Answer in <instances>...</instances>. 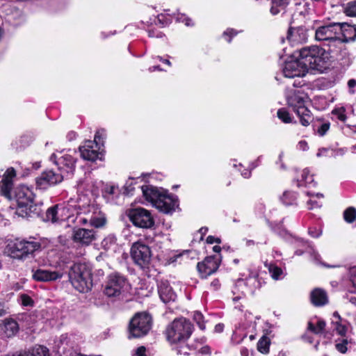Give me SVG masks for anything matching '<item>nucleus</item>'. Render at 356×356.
<instances>
[{"instance_id":"bf43d9fd","label":"nucleus","mask_w":356,"mask_h":356,"mask_svg":"<svg viewBox=\"0 0 356 356\" xmlns=\"http://www.w3.org/2000/svg\"><path fill=\"white\" fill-rule=\"evenodd\" d=\"M307 204L309 205V209L320 207L321 206V203H319L316 200H313L312 198L307 202Z\"/></svg>"},{"instance_id":"72a5a7b5","label":"nucleus","mask_w":356,"mask_h":356,"mask_svg":"<svg viewBox=\"0 0 356 356\" xmlns=\"http://www.w3.org/2000/svg\"><path fill=\"white\" fill-rule=\"evenodd\" d=\"M24 213H26V216H17L18 217H22L23 218H32L33 216H38L40 214L42 210L40 206L33 203V200L32 203H30L27 207L24 208Z\"/></svg>"},{"instance_id":"f03ea898","label":"nucleus","mask_w":356,"mask_h":356,"mask_svg":"<svg viewBox=\"0 0 356 356\" xmlns=\"http://www.w3.org/2000/svg\"><path fill=\"white\" fill-rule=\"evenodd\" d=\"M298 58L300 63L306 68L307 72L309 70L323 72L327 68L329 60L326 50L317 46L301 49Z\"/></svg>"},{"instance_id":"4be33fe9","label":"nucleus","mask_w":356,"mask_h":356,"mask_svg":"<svg viewBox=\"0 0 356 356\" xmlns=\"http://www.w3.org/2000/svg\"><path fill=\"white\" fill-rule=\"evenodd\" d=\"M95 239V232L92 229L79 228L73 232L74 241L81 245H89Z\"/></svg>"},{"instance_id":"9d476101","label":"nucleus","mask_w":356,"mask_h":356,"mask_svg":"<svg viewBox=\"0 0 356 356\" xmlns=\"http://www.w3.org/2000/svg\"><path fill=\"white\" fill-rule=\"evenodd\" d=\"M33 192L25 186H19L13 191V198H14L17 204V208L15 211L16 216H26V213H24L23 209L27 207L33 200Z\"/></svg>"},{"instance_id":"7ed1b4c3","label":"nucleus","mask_w":356,"mask_h":356,"mask_svg":"<svg viewBox=\"0 0 356 356\" xmlns=\"http://www.w3.org/2000/svg\"><path fill=\"white\" fill-rule=\"evenodd\" d=\"M193 325L185 318H175L167 327L165 334L167 341L171 344H184L191 336Z\"/></svg>"},{"instance_id":"4468645a","label":"nucleus","mask_w":356,"mask_h":356,"mask_svg":"<svg viewBox=\"0 0 356 356\" xmlns=\"http://www.w3.org/2000/svg\"><path fill=\"white\" fill-rule=\"evenodd\" d=\"M126 285V279L118 273H113L108 277L104 293L109 298L118 297Z\"/></svg>"},{"instance_id":"cd10ccee","label":"nucleus","mask_w":356,"mask_h":356,"mask_svg":"<svg viewBox=\"0 0 356 356\" xmlns=\"http://www.w3.org/2000/svg\"><path fill=\"white\" fill-rule=\"evenodd\" d=\"M310 299L312 304L317 307L326 305L328 302V297L325 290L316 288L310 294Z\"/></svg>"},{"instance_id":"423d86ee","label":"nucleus","mask_w":356,"mask_h":356,"mask_svg":"<svg viewBox=\"0 0 356 356\" xmlns=\"http://www.w3.org/2000/svg\"><path fill=\"white\" fill-rule=\"evenodd\" d=\"M288 105L300 118L301 124L307 127L312 120L310 111L305 105V97L299 92H293L287 97Z\"/></svg>"},{"instance_id":"dca6fc26","label":"nucleus","mask_w":356,"mask_h":356,"mask_svg":"<svg viewBox=\"0 0 356 356\" xmlns=\"http://www.w3.org/2000/svg\"><path fill=\"white\" fill-rule=\"evenodd\" d=\"M339 23H331L327 25L318 27L315 32V38L317 40L327 43L339 35Z\"/></svg>"},{"instance_id":"2f4dec72","label":"nucleus","mask_w":356,"mask_h":356,"mask_svg":"<svg viewBox=\"0 0 356 356\" xmlns=\"http://www.w3.org/2000/svg\"><path fill=\"white\" fill-rule=\"evenodd\" d=\"M298 186H306V187H314L316 186V182H314L313 175L309 174V171L308 169L305 168L302 171L301 179H298Z\"/></svg>"},{"instance_id":"7c9ffc66","label":"nucleus","mask_w":356,"mask_h":356,"mask_svg":"<svg viewBox=\"0 0 356 356\" xmlns=\"http://www.w3.org/2000/svg\"><path fill=\"white\" fill-rule=\"evenodd\" d=\"M13 180L9 178H3L0 182V193L5 197L13 199Z\"/></svg>"},{"instance_id":"f257e3e1","label":"nucleus","mask_w":356,"mask_h":356,"mask_svg":"<svg viewBox=\"0 0 356 356\" xmlns=\"http://www.w3.org/2000/svg\"><path fill=\"white\" fill-rule=\"evenodd\" d=\"M72 213L76 214L78 222L82 225L90 224L95 227H100L105 225L106 218L99 207L90 202L86 195H79L74 199Z\"/></svg>"},{"instance_id":"20e7f679","label":"nucleus","mask_w":356,"mask_h":356,"mask_svg":"<svg viewBox=\"0 0 356 356\" xmlns=\"http://www.w3.org/2000/svg\"><path fill=\"white\" fill-rule=\"evenodd\" d=\"M69 278L74 289L81 293H86L92 288L91 270L86 264H73L69 271Z\"/></svg>"},{"instance_id":"c756f323","label":"nucleus","mask_w":356,"mask_h":356,"mask_svg":"<svg viewBox=\"0 0 356 356\" xmlns=\"http://www.w3.org/2000/svg\"><path fill=\"white\" fill-rule=\"evenodd\" d=\"M237 284L239 285L241 284H246L251 291H254L255 289L261 286V283L259 279V276L256 273H251L245 280H238Z\"/></svg>"},{"instance_id":"e2e57ef3","label":"nucleus","mask_w":356,"mask_h":356,"mask_svg":"<svg viewBox=\"0 0 356 356\" xmlns=\"http://www.w3.org/2000/svg\"><path fill=\"white\" fill-rule=\"evenodd\" d=\"M158 21L163 26H165L170 23V19H165V16L162 14L158 15Z\"/></svg>"},{"instance_id":"f8f14e48","label":"nucleus","mask_w":356,"mask_h":356,"mask_svg":"<svg viewBox=\"0 0 356 356\" xmlns=\"http://www.w3.org/2000/svg\"><path fill=\"white\" fill-rule=\"evenodd\" d=\"M40 247V243L36 241H20L10 245V252L13 258L24 259Z\"/></svg>"},{"instance_id":"774afa93","label":"nucleus","mask_w":356,"mask_h":356,"mask_svg":"<svg viewBox=\"0 0 356 356\" xmlns=\"http://www.w3.org/2000/svg\"><path fill=\"white\" fill-rule=\"evenodd\" d=\"M224 329V325L222 323H218L215 326V332H222Z\"/></svg>"},{"instance_id":"bb28decb","label":"nucleus","mask_w":356,"mask_h":356,"mask_svg":"<svg viewBox=\"0 0 356 356\" xmlns=\"http://www.w3.org/2000/svg\"><path fill=\"white\" fill-rule=\"evenodd\" d=\"M141 190L145 200L151 202L154 207L156 206V201L159 200L164 191L163 188H158L153 186H143Z\"/></svg>"},{"instance_id":"e433bc0d","label":"nucleus","mask_w":356,"mask_h":356,"mask_svg":"<svg viewBox=\"0 0 356 356\" xmlns=\"http://www.w3.org/2000/svg\"><path fill=\"white\" fill-rule=\"evenodd\" d=\"M270 340L266 337L263 336L257 343V350L263 354H267L269 352Z\"/></svg>"},{"instance_id":"338daca9","label":"nucleus","mask_w":356,"mask_h":356,"mask_svg":"<svg viewBox=\"0 0 356 356\" xmlns=\"http://www.w3.org/2000/svg\"><path fill=\"white\" fill-rule=\"evenodd\" d=\"M348 86L350 88V93H354V91L351 89L353 88L356 86V81L355 79H350L348 81Z\"/></svg>"},{"instance_id":"58836bf2","label":"nucleus","mask_w":356,"mask_h":356,"mask_svg":"<svg viewBox=\"0 0 356 356\" xmlns=\"http://www.w3.org/2000/svg\"><path fill=\"white\" fill-rule=\"evenodd\" d=\"M335 347L339 352L345 353L351 347V342L347 339H343L341 341L337 342Z\"/></svg>"},{"instance_id":"9b49d317","label":"nucleus","mask_w":356,"mask_h":356,"mask_svg":"<svg viewBox=\"0 0 356 356\" xmlns=\"http://www.w3.org/2000/svg\"><path fill=\"white\" fill-rule=\"evenodd\" d=\"M50 161L54 162L57 165L58 171L63 172L65 176L72 175L75 170L76 159L67 152L54 153L50 156Z\"/></svg>"},{"instance_id":"680f3d73","label":"nucleus","mask_w":356,"mask_h":356,"mask_svg":"<svg viewBox=\"0 0 356 356\" xmlns=\"http://www.w3.org/2000/svg\"><path fill=\"white\" fill-rule=\"evenodd\" d=\"M297 147L300 150L306 151L309 149L307 143L305 140H300L297 145Z\"/></svg>"},{"instance_id":"13d9d810","label":"nucleus","mask_w":356,"mask_h":356,"mask_svg":"<svg viewBox=\"0 0 356 356\" xmlns=\"http://www.w3.org/2000/svg\"><path fill=\"white\" fill-rule=\"evenodd\" d=\"M199 354L202 356H209L211 355V349L208 346H204L199 350Z\"/></svg>"},{"instance_id":"b1692460","label":"nucleus","mask_w":356,"mask_h":356,"mask_svg":"<svg viewBox=\"0 0 356 356\" xmlns=\"http://www.w3.org/2000/svg\"><path fill=\"white\" fill-rule=\"evenodd\" d=\"M339 36L347 43L356 40V24L339 23Z\"/></svg>"},{"instance_id":"6e6552de","label":"nucleus","mask_w":356,"mask_h":356,"mask_svg":"<svg viewBox=\"0 0 356 356\" xmlns=\"http://www.w3.org/2000/svg\"><path fill=\"white\" fill-rule=\"evenodd\" d=\"M72 203H74V199L70 198L67 202L49 207L46 211L44 220L56 223L69 218L72 215Z\"/></svg>"},{"instance_id":"473e14b6","label":"nucleus","mask_w":356,"mask_h":356,"mask_svg":"<svg viewBox=\"0 0 356 356\" xmlns=\"http://www.w3.org/2000/svg\"><path fill=\"white\" fill-rule=\"evenodd\" d=\"M19 330V325L17 321L13 319H6L3 324V331L6 337H11L15 335Z\"/></svg>"},{"instance_id":"6e6d98bb","label":"nucleus","mask_w":356,"mask_h":356,"mask_svg":"<svg viewBox=\"0 0 356 356\" xmlns=\"http://www.w3.org/2000/svg\"><path fill=\"white\" fill-rule=\"evenodd\" d=\"M237 34V32L232 29H227L224 33H223V36H229V38L228 39H227V42H231V39H232V37L236 35Z\"/></svg>"},{"instance_id":"5701e85b","label":"nucleus","mask_w":356,"mask_h":356,"mask_svg":"<svg viewBox=\"0 0 356 356\" xmlns=\"http://www.w3.org/2000/svg\"><path fill=\"white\" fill-rule=\"evenodd\" d=\"M63 274L57 271H50L44 269L33 270L32 277L38 282H51L60 279Z\"/></svg>"},{"instance_id":"ea45409f","label":"nucleus","mask_w":356,"mask_h":356,"mask_svg":"<svg viewBox=\"0 0 356 356\" xmlns=\"http://www.w3.org/2000/svg\"><path fill=\"white\" fill-rule=\"evenodd\" d=\"M344 220L348 222H353L356 218V209L354 207H349L343 213Z\"/></svg>"},{"instance_id":"69168bd1","label":"nucleus","mask_w":356,"mask_h":356,"mask_svg":"<svg viewBox=\"0 0 356 356\" xmlns=\"http://www.w3.org/2000/svg\"><path fill=\"white\" fill-rule=\"evenodd\" d=\"M146 349L144 346H140L136 351V356H146Z\"/></svg>"},{"instance_id":"ddd939ff","label":"nucleus","mask_w":356,"mask_h":356,"mask_svg":"<svg viewBox=\"0 0 356 356\" xmlns=\"http://www.w3.org/2000/svg\"><path fill=\"white\" fill-rule=\"evenodd\" d=\"M128 216L132 223L138 227L150 228L154 224L151 213L144 208L138 207L129 210Z\"/></svg>"},{"instance_id":"864d4df0","label":"nucleus","mask_w":356,"mask_h":356,"mask_svg":"<svg viewBox=\"0 0 356 356\" xmlns=\"http://www.w3.org/2000/svg\"><path fill=\"white\" fill-rule=\"evenodd\" d=\"M329 129L330 123H323L318 128L317 132L319 136H323L327 133Z\"/></svg>"},{"instance_id":"412c9836","label":"nucleus","mask_w":356,"mask_h":356,"mask_svg":"<svg viewBox=\"0 0 356 356\" xmlns=\"http://www.w3.org/2000/svg\"><path fill=\"white\" fill-rule=\"evenodd\" d=\"M324 45L327 47L326 52L328 54H332V56L338 57L341 56L343 57L347 54L346 42L339 35L327 43L324 44Z\"/></svg>"},{"instance_id":"2eb2a0df","label":"nucleus","mask_w":356,"mask_h":356,"mask_svg":"<svg viewBox=\"0 0 356 356\" xmlns=\"http://www.w3.org/2000/svg\"><path fill=\"white\" fill-rule=\"evenodd\" d=\"M65 177V175L60 171L57 172L53 170H48L37 177L36 184L40 188H46L49 186L60 183Z\"/></svg>"},{"instance_id":"1a4fd4ad","label":"nucleus","mask_w":356,"mask_h":356,"mask_svg":"<svg viewBox=\"0 0 356 356\" xmlns=\"http://www.w3.org/2000/svg\"><path fill=\"white\" fill-rule=\"evenodd\" d=\"M290 3L295 6L293 16L305 17L309 14L310 10L309 4L305 0H272L270 13L273 15H277Z\"/></svg>"},{"instance_id":"de8ad7c7","label":"nucleus","mask_w":356,"mask_h":356,"mask_svg":"<svg viewBox=\"0 0 356 356\" xmlns=\"http://www.w3.org/2000/svg\"><path fill=\"white\" fill-rule=\"evenodd\" d=\"M332 114L340 121L345 122L346 115L345 114V109L343 108H336L333 110Z\"/></svg>"},{"instance_id":"5fc2aeb1","label":"nucleus","mask_w":356,"mask_h":356,"mask_svg":"<svg viewBox=\"0 0 356 356\" xmlns=\"http://www.w3.org/2000/svg\"><path fill=\"white\" fill-rule=\"evenodd\" d=\"M321 234H322V231L320 229L314 227V228H310L309 229V234L314 238L319 237L321 235Z\"/></svg>"},{"instance_id":"4c0bfd02","label":"nucleus","mask_w":356,"mask_h":356,"mask_svg":"<svg viewBox=\"0 0 356 356\" xmlns=\"http://www.w3.org/2000/svg\"><path fill=\"white\" fill-rule=\"evenodd\" d=\"M266 266H268L269 273L274 280H280L282 278V275L283 274V271L281 268L273 264H270L268 265L266 264Z\"/></svg>"},{"instance_id":"a878e982","label":"nucleus","mask_w":356,"mask_h":356,"mask_svg":"<svg viewBox=\"0 0 356 356\" xmlns=\"http://www.w3.org/2000/svg\"><path fill=\"white\" fill-rule=\"evenodd\" d=\"M287 40L292 44L302 43L307 39V34L302 27L290 28L287 33Z\"/></svg>"},{"instance_id":"6ab92c4d","label":"nucleus","mask_w":356,"mask_h":356,"mask_svg":"<svg viewBox=\"0 0 356 356\" xmlns=\"http://www.w3.org/2000/svg\"><path fill=\"white\" fill-rule=\"evenodd\" d=\"M283 74L286 78L304 76L307 72L306 68L300 63L299 58L285 63L282 69Z\"/></svg>"},{"instance_id":"393cba45","label":"nucleus","mask_w":356,"mask_h":356,"mask_svg":"<svg viewBox=\"0 0 356 356\" xmlns=\"http://www.w3.org/2000/svg\"><path fill=\"white\" fill-rule=\"evenodd\" d=\"M158 292L161 300L165 303L175 301L176 298V294L168 281H161L159 282Z\"/></svg>"},{"instance_id":"052dcab7","label":"nucleus","mask_w":356,"mask_h":356,"mask_svg":"<svg viewBox=\"0 0 356 356\" xmlns=\"http://www.w3.org/2000/svg\"><path fill=\"white\" fill-rule=\"evenodd\" d=\"M207 243H209V244H213L214 243H216L218 244L220 243H221V240L220 238H217V237H215V236H209L207 238Z\"/></svg>"},{"instance_id":"09e8293b","label":"nucleus","mask_w":356,"mask_h":356,"mask_svg":"<svg viewBox=\"0 0 356 356\" xmlns=\"http://www.w3.org/2000/svg\"><path fill=\"white\" fill-rule=\"evenodd\" d=\"M193 319L197 323L200 329L204 330L205 328V325L203 321V315L200 312H194Z\"/></svg>"},{"instance_id":"a19ab883","label":"nucleus","mask_w":356,"mask_h":356,"mask_svg":"<svg viewBox=\"0 0 356 356\" xmlns=\"http://www.w3.org/2000/svg\"><path fill=\"white\" fill-rule=\"evenodd\" d=\"M297 246L302 248V249H298L296 251V255H302L305 252H310L312 250V247L307 243V241L303 240H298L296 241Z\"/></svg>"},{"instance_id":"a211bd4d","label":"nucleus","mask_w":356,"mask_h":356,"mask_svg":"<svg viewBox=\"0 0 356 356\" xmlns=\"http://www.w3.org/2000/svg\"><path fill=\"white\" fill-rule=\"evenodd\" d=\"M177 207V200L176 197L164 190L159 200L156 201L155 208L164 213H171L175 211Z\"/></svg>"},{"instance_id":"aec40b11","label":"nucleus","mask_w":356,"mask_h":356,"mask_svg":"<svg viewBox=\"0 0 356 356\" xmlns=\"http://www.w3.org/2000/svg\"><path fill=\"white\" fill-rule=\"evenodd\" d=\"M100 147L94 141L87 140L83 146L79 147L81 157L84 160L94 161L99 159Z\"/></svg>"},{"instance_id":"f704fd0d","label":"nucleus","mask_w":356,"mask_h":356,"mask_svg":"<svg viewBox=\"0 0 356 356\" xmlns=\"http://www.w3.org/2000/svg\"><path fill=\"white\" fill-rule=\"evenodd\" d=\"M281 201L286 206L296 204L297 194L293 191H285L280 197Z\"/></svg>"},{"instance_id":"8fccbe9b","label":"nucleus","mask_w":356,"mask_h":356,"mask_svg":"<svg viewBox=\"0 0 356 356\" xmlns=\"http://www.w3.org/2000/svg\"><path fill=\"white\" fill-rule=\"evenodd\" d=\"M19 299L21 301V304L23 306L28 307V306H33V300L31 299V298L29 296H28L26 294H24V293L21 294L19 296Z\"/></svg>"},{"instance_id":"f3484780","label":"nucleus","mask_w":356,"mask_h":356,"mask_svg":"<svg viewBox=\"0 0 356 356\" xmlns=\"http://www.w3.org/2000/svg\"><path fill=\"white\" fill-rule=\"evenodd\" d=\"M220 264V258L216 256H210L206 257L204 261L198 262L197 268L201 277L207 278L218 270Z\"/></svg>"},{"instance_id":"0eeeda50","label":"nucleus","mask_w":356,"mask_h":356,"mask_svg":"<svg viewBox=\"0 0 356 356\" xmlns=\"http://www.w3.org/2000/svg\"><path fill=\"white\" fill-rule=\"evenodd\" d=\"M131 257L135 264L143 270L148 269L152 260V252L148 245L138 241L131 248Z\"/></svg>"},{"instance_id":"c9c22d12","label":"nucleus","mask_w":356,"mask_h":356,"mask_svg":"<svg viewBox=\"0 0 356 356\" xmlns=\"http://www.w3.org/2000/svg\"><path fill=\"white\" fill-rule=\"evenodd\" d=\"M325 325V322L323 320H318L316 325L309 322L307 329L316 334H320L324 332Z\"/></svg>"},{"instance_id":"a18cd8bd","label":"nucleus","mask_w":356,"mask_h":356,"mask_svg":"<svg viewBox=\"0 0 356 356\" xmlns=\"http://www.w3.org/2000/svg\"><path fill=\"white\" fill-rule=\"evenodd\" d=\"M277 117L284 123H289L291 122L290 114L284 108H280L278 110Z\"/></svg>"},{"instance_id":"c85d7f7f","label":"nucleus","mask_w":356,"mask_h":356,"mask_svg":"<svg viewBox=\"0 0 356 356\" xmlns=\"http://www.w3.org/2000/svg\"><path fill=\"white\" fill-rule=\"evenodd\" d=\"M19 356H49V352L43 346H35L28 350L19 352Z\"/></svg>"},{"instance_id":"39448f33","label":"nucleus","mask_w":356,"mask_h":356,"mask_svg":"<svg viewBox=\"0 0 356 356\" xmlns=\"http://www.w3.org/2000/svg\"><path fill=\"white\" fill-rule=\"evenodd\" d=\"M152 327V317L147 313L136 314L129 323V338H140L145 336Z\"/></svg>"},{"instance_id":"0e129e2a","label":"nucleus","mask_w":356,"mask_h":356,"mask_svg":"<svg viewBox=\"0 0 356 356\" xmlns=\"http://www.w3.org/2000/svg\"><path fill=\"white\" fill-rule=\"evenodd\" d=\"M15 177V171L13 168H9L7 170L5 177L3 178H9L12 180V179Z\"/></svg>"},{"instance_id":"4d7b16f0","label":"nucleus","mask_w":356,"mask_h":356,"mask_svg":"<svg viewBox=\"0 0 356 356\" xmlns=\"http://www.w3.org/2000/svg\"><path fill=\"white\" fill-rule=\"evenodd\" d=\"M335 330L339 334L343 336V335H345V334L346 332L347 328L345 325H342L337 323Z\"/></svg>"},{"instance_id":"49530a36","label":"nucleus","mask_w":356,"mask_h":356,"mask_svg":"<svg viewBox=\"0 0 356 356\" xmlns=\"http://www.w3.org/2000/svg\"><path fill=\"white\" fill-rule=\"evenodd\" d=\"M106 134L104 129L98 130L95 136L94 142L97 144L100 147V145H103L104 140L103 139L105 138Z\"/></svg>"},{"instance_id":"37998d69","label":"nucleus","mask_w":356,"mask_h":356,"mask_svg":"<svg viewBox=\"0 0 356 356\" xmlns=\"http://www.w3.org/2000/svg\"><path fill=\"white\" fill-rule=\"evenodd\" d=\"M349 279L352 284L353 289L350 291L353 293H356V266L349 269Z\"/></svg>"},{"instance_id":"79ce46f5","label":"nucleus","mask_w":356,"mask_h":356,"mask_svg":"<svg viewBox=\"0 0 356 356\" xmlns=\"http://www.w3.org/2000/svg\"><path fill=\"white\" fill-rule=\"evenodd\" d=\"M344 12L349 17H356V1L348 3Z\"/></svg>"},{"instance_id":"c03bdc74","label":"nucleus","mask_w":356,"mask_h":356,"mask_svg":"<svg viewBox=\"0 0 356 356\" xmlns=\"http://www.w3.org/2000/svg\"><path fill=\"white\" fill-rule=\"evenodd\" d=\"M174 349L176 350L177 354L178 355H189V351L191 350L188 346L186 344V342L184 344H174Z\"/></svg>"},{"instance_id":"603ef678","label":"nucleus","mask_w":356,"mask_h":356,"mask_svg":"<svg viewBox=\"0 0 356 356\" xmlns=\"http://www.w3.org/2000/svg\"><path fill=\"white\" fill-rule=\"evenodd\" d=\"M177 21L179 22L184 23L187 26H193L194 24L192 19L184 14L179 15L177 17Z\"/></svg>"},{"instance_id":"3c124183","label":"nucleus","mask_w":356,"mask_h":356,"mask_svg":"<svg viewBox=\"0 0 356 356\" xmlns=\"http://www.w3.org/2000/svg\"><path fill=\"white\" fill-rule=\"evenodd\" d=\"M105 196L107 195H118L120 194V190L115 186H110L104 190Z\"/></svg>"}]
</instances>
